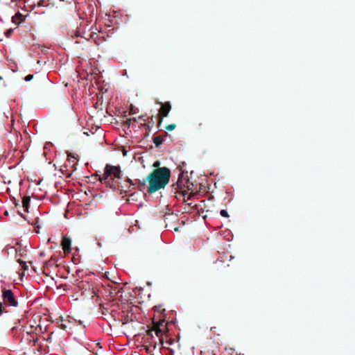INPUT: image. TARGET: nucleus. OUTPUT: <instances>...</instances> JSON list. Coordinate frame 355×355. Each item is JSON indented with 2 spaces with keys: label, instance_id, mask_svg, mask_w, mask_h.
<instances>
[{
  "label": "nucleus",
  "instance_id": "obj_20",
  "mask_svg": "<svg viewBox=\"0 0 355 355\" xmlns=\"http://www.w3.org/2000/svg\"><path fill=\"white\" fill-rule=\"evenodd\" d=\"M19 262L24 270H26L28 269V266H26V263L25 261L19 260Z\"/></svg>",
  "mask_w": 355,
  "mask_h": 355
},
{
  "label": "nucleus",
  "instance_id": "obj_14",
  "mask_svg": "<svg viewBox=\"0 0 355 355\" xmlns=\"http://www.w3.org/2000/svg\"><path fill=\"white\" fill-rule=\"evenodd\" d=\"M63 162L64 161L62 160H57L54 164H53V167L55 168V169H59L60 171V165H62L63 164Z\"/></svg>",
  "mask_w": 355,
  "mask_h": 355
},
{
  "label": "nucleus",
  "instance_id": "obj_31",
  "mask_svg": "<svg viewBox=\"0 0 355 355\" xmlns=\"http://www.w3.org/2000/svg\"><path fill=\"white\" fill-rule=\"evenodd\" d=\"M42 5V1H40V2L38 3V6H41Z\"/></svg>",
  "mask_w": 355,
  "mask_h": 355
},
{
  "label": "nucleus",
  "instance_id": "obj_33",
  "mask_svg": "<svg viewBox=\"0 0 355 355\" xmlns=\"http://www.w3.org/2000/svg\"><path fill=\"white\" fill-rule=\"evenodd\" d=\"M144 125H146V126H148V128H149V125H147L146 123H144Z\"/></svg>",
  "mask_w": 355,
  "mask_h": 355
},
{
  "label": "nucleus",
  "instance_id": "obj_15",
  "mask_svg": "<svg viewBox=\"0 0 355 355\" xmlns=\"http://www.w3.org/2000/svg\"><path fill=\"white\" fill-rule=\"evenodd\" d=\"M131 121L132 119H128L126 121H123L122 126L128 130L130 128Z\"/></svg>",
  "mask_w": 355,
  "mask_h": 355
},
{
  "label": "nucleus",
  "instance_id": "obj_6",
  "mask_svg": "<svg viewBox=\"0 0 355 355\" xmlns=\"http://www.w3.org/2000/svg\"><path fill=\"white\" fill-rule=\"evenodd\" d=\"M152 328L146 331V339H152L153 334L160 338L166 330V323L164 320H159L157 322H153Z\"/></svg>",
  "mask_w": 355,
  "mask_h": 355
},
{
  "label": "nucleus",
  "instance_id": "obj_9",
  "mask_svg": "<svg viewBox=\"0 0 355 355\" xmlns=\"http://www.w3.org/2000/svg\"><path fill=\"white\" fill-rule=\"evenodd\" d=\"M26 19V16L23 15L19 12H17L12 17V22L19 25L21 23L24 22Z\"/></svg>",
  "mask_w": 355,
  "mask_h": 355
},
{
  "label": "nucleus",
  "instance_id": "obj_19",
  "mask_svg": "<svg viewBox=\"0 0 355 355\" xmlns=\"http://www.w3.org/2000/svg\"><path fill=\"white\" fill-rule=\"evenodd\" d=\"M220 214L221 215V216L223 217H229V214L227 213V211L225 209H222L220 211Z\"/></svg>",
  "mask_w": 355,
  "mask_h": 355
},
{
  "label": "nucleus",
  "instance_id": "obj_23",
  "mask_svg": "<svg viewBox=\"0 0 355 355\" xmlns=\"http://www.w3.org/2000/svg\"><path fill=\"white\" fill-rule=\"evenodd\" d=\"M136 113V111L135 110V109L133 108V105H130V114H134Z\"/></svg>",
  "mask_w": 355,
  "mask_h": 355
},
{
  "label": "nucleus",
  "instance_id": "obj_25",
  "mask_svg": "<svg viewBox=\"0 0 355 355\" xmlns=\"http://www.w3.org/2000/svg\"><path fill=\"white\" fill-rule=\"evenodd\" d=\"M144 117H145V116L142 115V116H140L139 117V119H141V120H142V121H144L145 122V121H146V119H145V118H144Z\"/></svg>",
  "mask_w": 355,
  "mask_h": 355
},
{
  "label": "nucleus",
  "instance_id": "obj_4",
  "mask_svg": "<svg viewBox=\"0 0 355 355\" xmlns=\"http://www.w3.org/2000/svg\"><path fill=\"white\" fill-rule=\"evenodd\" d=\"M2 298L3 302H0V315L8 313L6 306H18L19 302L13 292L10 289L3 288L2 291Z\"/></svg>",
  "mask_w": 355,
  "mask_h": 355
},
{
  "label": "nucleus",
  "instance_id": "obj_13",
  "mask_svg": "<svg viewBox=\"0 0 355 355\" xmlns=\"http://www.w3.org/2000/svg\"><path fill=\"white\" fill-rule=\"evenodd\" d=\"M100 310H101V313H102V315H107L110 314L109 309L107 307L101 306Z\"/></svg>",
  "mask_w": 355,
  "mask_h": 355
},
{
  "label": "nucleus",
  "instance_id": "obj_22",
  "mask_svg": "<svg viewBox=\"0 0 355 355\" xmlns=\"http://www.w3.org/2000/svg\"><path fill=\"white\" fill-rule=\"evenodd\" d=\"M132 324V321H131V322H130V323H129V322H123V325L124 327H125V328H129V327H129V326H130V324Z\"/></svg>",
  "mask_w": 355,
  "mask_h": 355
},
{
  "label": "nucleus",
  "instance_id": "obj_34",
  "mask_svg": "<svg viewBox=\"0 0 355 355\" xmlns=\"http://www.w3.org/2000/svg\"><path fill=\"white\" fill-rule=\"evenodd\" d=\"M67 155L71 156L73 155L71 153H68Z\"/></svg>",
  "mask_w": 355,
  "mask_h": 355
},
{
  "label": "nucleus",
  "instance_id": "obj_10",
  "mask_svg": "<svg viewBox=\"0 0 355 355\" xmlns=\"http://www.w3.org/2000/svg\"><path fill=\"white\" fill-rule=\"evenodd\" d=\"M55 148L53 145L52 143L51 142H47L45 144L44 148H43V153H42V155H47V154L49 153H52V150H54Z\"/></svg>",
  "mask_w": 355,
  "mask_h": 355
},
{
  "label": "nucleus",
  "instance_id": "obj_1",
  "mask_svg": "<svg viewBox=\"0 0 355 355\" xmlns=\"http://www.w3.org/2000/svg\"><path fill=\"white\" fill-rule=\"evenodd\" d=\"M171 171L166 167H158L154 169L146 178L148 182L147 192L153 193L164 189L169 182Z\"/></svg>",
  "mask_w": 355,
  "mask_h": 355
},
{
  "label": "nucleus",
  "instance_id": "obj_2",
  "mask_svg": "<svg viewBox=\"0 0 355 355\" xmlns=\"http://www.w3.org/2000/svg\"><path fill=\"white\" fill-rule=\"evenodd\" d=\"M178 168L180 170V174L177 182L172 184V189L175 193L182 194L184 198L187 196V200L190 199L193 193V183L190 182L187 178V171H184L181 166ZM186 200L185 198H184Z\"/></svg>",
  "mask_w": 355,
  "mask_h": 355
},
{
  "label": "nucleus",
  "instance_id": "obj_30",
  "mask_svg": "<svg viewBox=\"0 0 355 355\" xmlns=\"http://www.w3.org/2000/svg\"><path fill=\"white\" fill-rule=\"evenodd\" d=\"M174 353L173 350L171 349V354L173 355Z\"/></svg>",
  "mask_w": 355,
  "mask_h": 355
},
{
  "label": "nucleus",
  "instance_id": "obj_26",
  "mask_svg": "<svg viewBox=\"0 0 355 355\" xmlns=\"http://www.w3.org/2000/svg\"><path fill=\"white\" fill-rule=\"evenodd\" d=\"M67 327L64 324H62V329H66Z\"/></svg>",
  "mask_w": 355,
  "mask_h": 355
},
{
  "label": "nucleus",
  "instance_id": "obj_11",
  "mask_svg": "<svg viewBox=\"0 0 355 355\" xmlns=\"http://www.w3.org/2000/svg\"><path fill=\"white\" fill-rule=\"evenodd\" d=\"M30 202H31L30 196H24L22 199V205L26 211H28Z\"/></svg>",
  "mask_w": 355,
  "mask_h": 355
},
{
  "label": "nucleus",
  "instance_id": "obj_18",
  "mask_svg": "<svg viewBox=\"0 0 355 355\" xmlns=\"http://www.w3.org/2000/svg\"><path fill=\"white\" fill-rule=\"evenodd\" d=\"M121 150L123 156H125L127 153L128 152V150L127 149V146L125 145L121 146Z\"/></svg>",
  "mask_w": 355,
  "mask_h": 355
},
{
  "label": "nucleus",
  "instance_id": "obj_8",
  "mask_svg": "<svg viewBox=\"0 0 355 355\" xmlns=\"http://www.w3.org/2000/svg\"><path fill=\"white\" fill-rule=\"evenodd\" d=\"M61 246L66 254H69L71 252V239L67 236H64L62 239Z\"/></svg>",
  "mask_w": 355,
  "mask_h": 355
},
{
  "label": "nucleus",
  "instance_id": "obj_29",
  "mask_svg": "<svg viewBox=\"0 0 355 355\" xmlns=\"http://www.w3.org/2000/svg\"><path fill=\"white\" fill-rule=\"evenodd\" d=\"M124 131L125 133L129 134V132H130V130L128 129V132H126V130L124 129Z\"/></svg>",
  "mask_w": 355,
  "mask_h": 355
},
{
  "label": "nucleus",
  "instance_id": "obj_7",
  "mask_svg": "<svg viewBox=\"0 0 355 355\" xmlns=\"http://www.w3.org/2000/svg\"><path fill=\"white\" fill-rule=\"evenodd\" d=\"M161 107L159 110L158 120L159 125L162 123L163 118L166 117L171 110V105L170 102L167 101L164 103H159Z\"/></svg>",
  "mask_w": 355,
  "mask_h": 355
},
{
  "label": "nucleus",
  "instance_id": "obj_27",
  "mask_svg": "<svg viewBox=\"0 0 355 355\" xmlns=\"http://www.w3.org/2000/svg\"><path fill=\"white\" fill-rule=\"evenodd\" d=\"M130 119H132V121H134V122L137 121V119L136 118H131Z\"/></svg>",
  "mask_w": 355,
  "mask_h": 355
},
{
  "label": "nucleus",
  "instance_id": "obj_12",
  "mask_svg": "<svg viewBox=\"0 0 355 355\" xmlns=\"http://www.w3.org/2000/svg\"><path fill=\"white\" fill-rule=\"evenodd\" d=\"M153 142L157 147H159L163 142V139L161 136L154 137Z\"/></svg>",
  "mask_w": 355,
  "mask_h": 355
},
{
  "label": "nucleus",
  "instance_id": "obj_3",
  "mask_svg": "<svg viewBox=\"0 0 355 355\" xmlns=\"http://www.w3.org/2000/svg\"><path fill=\"white\" fill-rule=\"evenodd\" d=\"M121 179L120 168L110 164H106L103 176H100L98 178L102 184L112 189H115L119 187V180Z\"/></svg>",
  "mask_w": 355,
  "mask_h": 355
},
{
  "label": "nucleus",
  "instance_id": "obj_5",
  "mask_svg": "<svg viewBox=\"0 0 355 355\" xmlns=\"http://www.w3.org/2000/svg\"><path fill=\"white\" fill-rule=\"evenodd\" d=\"M78 162L77 157H66L63 164L60 166L61 173L67 178H70L76 169Z\"/></svg>",
  "mask_w": 355,
  "mask_h": 355
},
{
  "label": "nucleus",
  "instance_id": "obj_32",
  "mask_svg": "<svg viewBox=\"0 0 355 355\" xmlns=\"http://www.w3.org/2000/svg\"><path fill=\"white\" fill-rule=\"evenodd\" d=\"M159 162H156V163L154 164V166H157V165H159Z\"/></svg>",
  "mask_w": 355,
  "mask_h": 355
},
{
  "label": "nucleus",
  "instance_id": "obj_21",
  "mask_svg": "<svg viewBox=\"0 0 355 355\" xmlns=\"http://www.w3.org/2000/svg\"><path fill=\"white\" fill-rule=\"evenodd\" d=\"M33 78V75L29 74L25 77L24 80L28 82V81H31Z\"/></svg>",
  "mask_w": 355,
  "mask_h": 355
},
{
  "label": "nucleus",
  "instance_id": "obj_28",
  "mask_svg": "<svg viewBox=\"0 0 355 355\" xmlns=\"http://www.w3.org/2000/svg\"><path fill=\"white\" fill-rule=\"evenodd\" d=\"M124 131L125 133L129 134V132H130V130L128 129V132H126V130L124 129Z\"/></svg>",
  "mask_w": 355,
  "mask_h": 355
},
{
  "label": "nucleus",
  "instance_id": "obj_16",
  "mask_svg": "<svg viewBox=\"0 0 355 355\" xmlns=\"http://www.w3.org/2000/svg\"><path fill=\"white\" fill-rule=\"evenodd\" d=\"M175 128H176V125L175 123H171V124L167 125L165 127V129L166 130L171 131V130H173Z\"/></svg>",
  "mask_w": 355,
  "mask_h": 355
},
{
  "label": "nucleus",
  "instance_id": "obj_24",
  "mask_svg": "<svg viewBox=\"0 0 355 355\" xmlns=\"http://www.w3.org/2000/svg\"><path fill=\"white\" fill-rule=\"evenodd\" d=\"M125 186L121 185L122 190H125V188L130 187V184H128V182H125Z\"/></svg>",
  "mask_w": 355,
  "mask_h": 355
},
{
  "label": "nucleus",
  "instance_id": "obj_17",
  "mask_svg": "<svg viewBox=\"0 0 355 355\" xmlns=\"http://www.w3.org/2000/svg\"><path fill=\"white\" fill-rule=\"evenodd\" d=\"M210 330H211V331L213 332V334L214 335H216V336H220L221 335L220 332L218 331V328L216 327H211Z\"/></svg>",
  "mask_w": 355,
  "mask_h": 355
}]
</instances>
